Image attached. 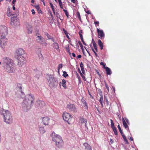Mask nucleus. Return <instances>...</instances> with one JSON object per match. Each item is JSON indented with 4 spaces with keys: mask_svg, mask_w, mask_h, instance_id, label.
I'll use <instances>...</instances> for the list:
<instances>
[{
    "mask_svg": "<svg viewBox=\"0 0 150 150\" xmlns=\"http://www.w3.org/2000/svg\"><path fill=\"white\" fill-rule=\"evenodd\" d=\"M100 99L99 100V101L100 102V103L101 104V106L103 107V96L102 94H100Z\"/></svg>",
    "mask_w": 150,
    "mask_h": 150,
    "instance_id": "obj_25",
    "label": "nucleus"
},
{
    "mask_svg": "<svg viewBox=\"0 0 150 150\" xmlns=\"http://www.w3.org/2000/svg\"><path fill=\"white\" fill-rule=\"evenodd\" d=\"M58 2L59 4L62 2L61 0H58Z\"/></svg>",
    "mask_w": 150,
    "mask_h": 150,
    "instance_id": "obj_64",
    "label": "nucleus"
},
{
    "mask_svg": "<svg viewBox=\"0 0 150 150\" xmlns=\"http://www.w3.org/2000/svg\"><path fill=\"white\" fill-rule=\"evenodd\" d=\"M16 1V0H13L12 1V3L13 5L14 4L15 2Z\"/></svg>",
    "mask_w": 150,
    "mask_h": 150,
    "instance_id": "obj_60",
    "label": "nucleus"
},
{
    "mask_svg": "<svg viewBox=\"0 0 150 150\" xmlns=\"http://www.w3.org/2000/svg\"><path fill=\"white\" fill-rule=\"evenodd\" d=\"M105 86L108 90V91L107 92H108L109 91V89L108 86L106 83H105Z\"/></svg>",
    "mask_w": 150,
    "mask_h": 150,
    "instance_id": "obj_47",
    "label": "nucleus"
},
{
    "mask_svg": "<svg viewBox=\"0 0 150 150\" xmlns=\"http://www.w3.org/2000/svg\"><path fill=\"white\" fill-rule=\"evenodd\" d=\"M111 122V127L112 129L115 134L117 135L118 134V132L117 130V129L116 127H115L114 122L112 119L110 120Z\"/></svg>",
    "mask_w": 150,
    "mask_h": 150,
    "instance_id": "obj_12",
    "label": "nucleus"
},
{
    "mask_svg": "<svg viewBox=\"0 0 150 150\" xmlns=\"http://www.w3.org/2000/svg\"><path fill=\"white\" fill-rule=\"evenodd\" d=\"M86 13L88 14H91V12L89 11H87L86 12Z\"/></svg>",
    "mask_w": 150,
    "mask_h": 150,
    "instance_id": "obj_63",
    "label": "nucleus"
},
{
    "mask_svg": "<svg viewBox=\"0 0 150 150\" xmlns=\"http://www.w3.org/2000/svg\"><path fill=\"white\" fill-rule=\"evenodd\" d=\"M83 33V32L82 30H80V31L79 32V34L80 35L81 40H82L83 39V37L82 34V33Z\"/></svg>",
    "mask_w": 150,
    "mask_h": 150,
    "instance_id": "obj_31",
    "label": "nucleus"
},
{
    "mask_svg": "<svg viewBox=\"0 0 150 150\" xmlns=\"http://www.w3.org/2000/svg\"><path fill=\"white\" fill-rule=\"evenodd\" d=\"M81 55H79L76 57V58L77 59L81 58Z\"/></svg>",
    "mask_w": 150,
    "mask_h": 150,
    "instance_id": "obj_57",
    "label": "nucleus"
},
{
    "mask_svg": "<svg viewBox=\"0 0 150 150\" xmlns=\"http://www.w3.org/2000/svg\"><path fill=\"white\" fill-rule=\"evenodd\" d=\"M76 17L77 18H78L79 20L80 21H81V18L79 13V11H77L76 13Z\"/></svg>",
    "mask_w": 150,
    "mask_h": 150,
    "instance_id": "obj_29",
    "label": "nucleus"
},
{
    "mask_svg": "<svg viewBox=\"0 0 150 150\" xmlns=\"http://www.w3.org/2000/svg\"><path fill=\"white\" fill-rule=\"evenodd\" d=\"M80 122L81 123H85V126H86L87 123L86 119H84V118H81L80 119Z\"/></svg>",
    "mask_w": 150,
    "mask_h": 150,
    "instance_id": "obj_24",
    "label": "nucleus"
},
{
    "mask_svg": "<svg viewBox=\"0 0 150 150\" xmlns=\"http://www.w3.org/2000/svg\"><path fill=\"white\" fill-rule=\"evenodd\" d=\"M52 140L55 142H58L62 139L61 137L58 134H56L54 132H53L51 134Z\"/></svg>",
    "mask_w": 150,
    "mask_h": 150,
    "instance_id": "obj_6",
    "label": "nucleus"
},
{
    "mask_svg": "<svg viewBox=\"0 0 150 150\" xmlns=\"http://www.w3.org/2000/svg\"><path fill=\"white\" fill-rule=\"evenodd\" d=\"M31 12H32V14L34 15L35 14V12L34 9H32L31 10Z\"/></svg>",
    "mask_w": 150,
    "mask_h": 150,
    "instance_id": "obj_51",
    "label": "nucleus"
},
{
    "mask_svg": "<svg viewBox=\"0 0 150 150\" xmlns=\"http://www.w3.org/2000/svg\"><path fill=\"white\" fill-rule=\"evenodd\" d=\"M10 24L13 26L15 27L19 25V22L16 18L15 17H13L11 19Z\"/></svg>",
    "mask_w": 150,
    "mask_h": 150,
    "instance_id": "obj_8",
    "label": "nucleus"
},
{
    "mask_svg": "<svg viewBox=\"0 0 150 150\" xmlns=\"http://www.w3.org/2000/svg\"><path fill=\"white\" fill-rule=\"evenodd\" d=\"M72 56L74 57H76V55H75V54L74 53H72Z\"/></svg>",
    "mask_w": 150,
    "mask_h": 150,
    "instance_id": "obj_59",
    "label": "nucleus"
},
{
    "mask_svg": "<svg viewBox=\"0 0 150 150\" xmlns=\"http://www.w3.org/2000/svg\"><path fill=\"white\" fill-rule=\"evenodd\" d=\"M81 40V41L82 42H83V45H86V44L84 42V40H83V39L82 40Z\"/></svg>",
    "mask_w": 150,
    "mask_h": 150,
    "instance_id": "obj_56",
    "label": "nucleus"
},
{
    "mask_svg": "<svg viewBox=\"0 0 150 150\" xmlns=\"http://www.w3.org/2000/svg\"><path fill=\"white\" fill-rule=\"evenodd\" d=\"M66 81L64 79H63L62 80V86L63 87L66 88Z\"/></svg>",
    "mask_w": 150,
    "mask_h": 150,
    "instance_id": "obj_30",
    "label": "nucleus"
},
{
    "mask_svg": "<svg viewBox=\"0 0 150 150\" xmlns=\"http://www.w3.org/2000/svg\"><path fill=\"white\" fill-rule=\"evenodd\" d=\"M81 69L82 73L84 74L85 72L84 68H81Z\"/></svg>",
    "mask_w": 150,
    "mask_h": 150,
    "instance_id": "obj_54",
    "label": "nucleus"
},
{
    "mask_svg": "<svg viewBox=\"0 0 150 150\" xmlns=\"http://www.w3.org/2000/svg\"><path fill=\"white\" fill-rule=\"evenodd\" d=\"M94 23L95 25H99V22L98 21H96Z\"/></svg>",
    "mask_w": 150,
    "mask_h": 150,
    "instance_id": "obj_52",
    "label": "nucleus"
},
{
    "mask_svg": "<svg viewBox=\"0 0 150 150\" xmlns=\"http://www.w3.org/2000/svg\"><path fill=\"white\" fill-rule=\"evenodd\" d=\"M0 33L1 35H6L8 34V30L7 27L5 26H1L0 27Z\"/></svg>",
    "mask_w": 150,
    "mask_h": 150,
    "instance_id": "obj_7",
    "label": "nucleus"
},
{
    "mask_svg": "<svg viewBox=\"0 0 150 150\" xmlns=\"http://www.w3.org/2000/svg\"><path fill=\"white\" fill-rule=\"evenodd\" d=\"M49 79H47L48 80V82L50 83H54L55 81V79L54 78L53 76L51 75H50L49 76Z\"/></svg>",
    "mask_w": 150,
    "mask_h": 150,
    "instance_id": "obj_19",
    "label": "nucleus"
},
{
    "mask_svg": "<svg viewBox=\"0 0 150 150\" xmlns=\"http://www.w3.org/2000/svg\"><path fill=\"white\" fill-rule=\"evenodd\" d=\"M66 51L68 52L69 55H70L71 54V52L70 50L69 49V46H68L67 47H66Z\"/></svg>",
    "mask_w": 150,
    "mask_h": 150,
    "instance_id": "obj_36",
    "label": "nucleus"
},
{
    "mask_svg": "<svg viewBox=\"0 0 150 150\" xmlns=\"http://www.w3.org/2000/svg\"><path fill=\"white\" fill-rule=\"evenodd\" d=\"M71 0V2L73 3H76V0Z\"/></svg>",
    "mask_w": 150,
    "mask_h": 150,
    "instance_id": "obj_62",
    "label": "nucleus"
},
{
    "mask_svg": "<svg viewBox=\"0 0 150 150\" xmlns=\"http://www.w3.org/2000/svg\"><path fill=\"white\" fill-rule=\"evenodd\" d=\"M18 87L19 89L21 95L20 97V98H23L25 96V94L22 90V85L20 83H18L17 84Z\"/></svg>",
    "mask_w": 150,
    "mask_h": 150,
    "instance_id": "obj_16",
    "label": "nucleus"
},
{
    "mask_svg": "<svg viewBox=\"0 0 150 150\" xmlns=\"http://www.w3.org/2000/svg\"><path fill=\"white\" fill-rule=\"evenodd\" d=\"M63 11L64 12L66 16L67 17V18H69V13L67 11L64 9H63Z\"/></svg>",
    "mask_w": 150,
    "mask_h": 150,
    "instance_id": "obj_32",
    "label": "nucleus"
},
{
    "mask_svg": "<svg viewBox=\"0 0 150 150\" xmlns=\"http://www.w3.org/2000/svg\"><path fill=\"white\" fill-rule=\"evenodd\" d=\"M122 137L123 139L124 140V141L125 142V143L126 144H129V142L127 139L126 138V137L124 135V134H123L122 135Z\"/></svg>",
    "mask_w": 150,
    "mask_h": 150,
    "instance_id": "obj_28",
    "label": "nucleus"
},
{
    "mask_svg": "<svg viewBox=\"0 0 150 150\" xmlns=\"http://www.w3.org/2000/svg\"><path fill=\"white\" fill-rule=\"evenodd\" d=\"M60 8L63 9H64L63 7L64 6V4H63L62 3V2L59 4Z\"/></svg>",
    "mask_w": 150,
    "mask_h": 150,
    "instance_id": "obj_43",
    "label": "nucleus"
},
{
    "mask_svg": "<svg viewBox=\"0 0 150 150\" xmlns=\"http://www.w3.org/2000/svg\"><path fill=\"white\" fill-rule=\"evenodd\" d=\"M105 69L106 74L107 75H110L112 74V71L111 69L108 67H106Z\"/></svg>",
    "mask_w": 150,
    "mask_h": 150,
    "instance_id": "obj_22",
    "label": "nucleus"
},
{
    "mask_svg": "<svg viewBox=\"0 0 150 150\" xmlns=\"http://www.w3.org/2000/svg\"><path fill=\"white\" fill-rule=\"evenodd\" d=\"M53 48L55 49L57 52H60V50L58 43L56 42L53 43L52 44Z\"/></svg>",
    "mask_w": 150,
    "mask_h": 150,
    "instance_id": "obj_18",
    "label": "nucleus"
},
{
    "mask_svg": "<svg viewBox=\"0 0 150 150\" xmlns=\"http://www.w3.org/2000/svg\"><path fill=\"white\" fill-rule=\"evenodd\" d=\"M40 130L41 133H44L45 132V131L43 127H41L40 128Z\"/></svg>",
    "mask_w": 150,
    "mask_h": 150,
    "instance_id": "obj_35",
    "label": "nucleus"
},
{
    "mask_svg": "<svg viewBox=\"0 0 150 150\" xmlns=\"http://www.w3.org/2000/svg\"><path fill=\"white\" fill-rule=\"evenodd\" d=\"M100 64L101 65H103V68L104 69L105 68V67H105V64H104V63L103 62H101L100 63Z\"/></svg>",
    "mask_w": 150,
    "mask_h": 150,
    "instance_id": "obj_48",
    "label": "nucleus"
},
{
    "mask_svg": "<svg viewBox=\"0 0 150 150\" xmlns=\"http://www.w3.org/2000/svg\"><path fill=\"white\" fill-rule=\"evenodd\" d=\"M81 100L83 104L86 103L85 99L83 98H82Z\"/></svg>",
    "mask_w": 150,
    "mask_h": 150,
    "instance_id": "obj_45",
    "label": "nucleus"
},
{
    "mask_svg": "<svg viewBox=\"0 0 150 150\" xmlns=\"http://www.w3.org/2000/svg\"><path fill=\"white\" fill-rule=\"evenodd\" d=\"M50 6L51 8L52 9V11H53V13H54V15H55V9H54V6H53V4L52 3H51L50 2Z\"/></svg>",
    "mask_w": 150,
    "mask_h": 150,
    "instance_id": "obj_27",
    "label": "nucleus"
},
{
    "mask_svg": "<svg viewBox=\"0 0 150 150\" xmlns=\"http://www.w3.org/2000/svg\"><path fill=\"white\" fill-rule=\"evenodd\" d=\"M4 65H9L11 64V59L8 57H6L3 59Z\"/></svg>",
    "mask_w": 150,
    "mask_h": 150,
    "instance_id": "obj_14",
    "label": "nucleus"
},
{
    "mask_svg": "<svg viewBox=\"0 0 150 150\" xmlns=\"http://www.w3.org/2000/svg\"><path fill=\"white\" fill-rule=\"evenodd\" d=\"M80 67L81 68H84V67H83V63L82 62L80 64Z\"/></svg>",
    "mask_w": 150,
    "mask_h": 150,
    "instance_id": "obj_49",
    "label": "nucleus"
},
{
    "mask_svg": "<svg viewBox=\"0 0 150 150\" xmlns=\"http://www.w3.org/2000/svg\"><path fill=\"white\" fill-rule=\"evenodd\" d=\"M63 76L65 77H66L67 76H68V75L67 74L66 71H64L63 72Z\"/></svg>",
    "mask_w": 150,
    "mask_h": 150,
    "instance_id": "obj_41",
    "label": "nucleus"
},
{
    "mask_svg": "<svg viewBox=\"0 0 150 150\" xmlns=\"http://www.w3.org/2000/svg\"><path fill=\"white\" fill-rule=\"evenodd\" d=\"M45 34L47 37L48 38V39H50L49 38H50L52 37V36H50L48 33L47 32H45Z\"/></svg>",
    "mask_w": 150,
    "mask_h": 150,
    "instance_id": "obj_38",
    "label": "nucleus"
},
{
    "mask_svg": "<svg viewBox=\"0 0 150 150\" xmlns=\"http://www.w3.org/2000/svg\"><path fill=\"white\" fill-rule=\"evenodd\" d=\"M104 99L105 100L106 102L108 104V100L107 99L105 96H104Z\"/></svg>",
    "mask_w": 150,
    "mask_h": 150,
    "instance_id": "obj_53",
    "label": "nucleus"
},
{
    "mask_svg": "<svg viewBox=\"0 0 150 150\" xmlns=\"http://www.w3.org/2000/svg\"><path fill=\"white\" fill-rule=\"evenodd\" d=\"M25 53V51L22 48H19L16 52V57L18 60V65L19 67H22L26 63L25 59L23 55Z\"/></svg>",
    "mask_w": 150,
    "mask_h": 150,
    "instance_id": "obj_1",
    "label": "nucleus"
},
{
    "mask_svg": "<svg viewBox=\"0 0 150 150\" xmlns=\"http://www.w3.org/2000/svg\"><path fill=\"white\" fill-rule=\"evenodd\" d=\"M90 46L91 47V49H92V50L93 52L95 54V53H96V52L94 50L93 47L91 45H90Z\"/></svg>",
    "mask_w": 150,
    "mask_h": 150,
    "instance_id": "obj_50",
    "label": "nucleus"
},
{
    "mask_svg": "<svg viewBox=\"0 0 150 150\" xmlns=\"http://www.w3.org/2000/svg\"><path fill=\"white\" fill-rule=\"evenodd\" d=\"M83 145L85 146V149L86 150H92L90 145L87 143L85 142L83 144Z\"/></svg>",
    "mask_w": 150,
    "mask_h": 150,
    "instance_id": "obj_20",
    "label": "nucleus"
},
{
    "mask_svg": "<svg viewBox=\"0 0 150 150\" xmlns=\"http://www.w3.org/2000/svg\"><path fill=\"white\" fill-rule=\"evenodd\" d=\"M62 64H59L58 67L57 69L58 72H59V69L62 68Z\"/></svg>",
    "mask_w": 150,
    "mask_h": 150,
    "instance_id": "obj_39",
    "label": "nucleus"
},
{
    "mask_svg": "<svg viewBox=\"0 0 150 150\" xmlns=\"http://www.w3.org/2000/svg\"><path fill=\"white\" fill-rule=\"evenodd\" d=\"M6 36L1 35V38L0 39V45L2 48L7 45V39L6 38Z\"/></svg>",
    "mask_w": 150,
    "mask_h": 150,
    "instance_id": "obj_9",
    "label": "nucleus"
},
{
    "mask_svg": "<svg viewBox=\"0 0 150 150\" xmlns=\"http://www.w3.org/2000/svg\"><path fill=\"white\" fill-rule=\"evenodd\" d=\"M7 15L8 17L10 16L11 15H13L11 14L10 11H7Z\"/></svg>",
    "mask_w": 150,
    "mask_h": 150,
    "instance_id": "obj_46",
    "label": "nucleus"
},
{
    "mask_svg": "<svg viewBox=\"0 0 150 150\" xmlns=\"http://www.w3.org/2000/svg\"><path fill=\"white\" fill-rule=\"evenodd\" d=\"M13 66L11 64L6 65V70L7 72H13Z\"/></svg>",
    "mask_w": 150,
    "mask_h": 150,
    "instance_id": "obj_13",
    "label": "nucleus"
},
{
    "mask_svg": "<svg viewBox=\"0 0 150 150\" xmlns=\"http://www.w3.org/2000/svg\"><path fill=\"white\" fill-rule=\"evenodd\" d=\"M92 42L93 43V45H94V44H96L95 43V41H94V40L93 39H92Z\"/></svg>",
    "mask_w": 150,
    "mask_h": 150,
    "instance_id": "obj_58",
    "label": "nucleus"
},
{
    "mask_svg": "<svg viewBox=\"0 0 150 150\" xmlns=\"http://www.w3.org/2000/svg\"><path fill=\"white\" fill-rule=\"evenodd\" d=\"M117 127H118V129H119V132H120V133H121V135H122V134H124L123 132L122 131V129H121V127H120L119 125H118Z\"/></svg>",
    "mask_w": 150,
    "mask_h": 150,
    "instance_id": "obj_34",
    "label": "nucleus"
},
{
    "mask_svg": "<svg viewBox=\"0 0 150 150\" xmlns=\"http://www.w3.org/2000/svg\"><path fill=\"white\" fill-rule=\"evenodd\" d=\"M97 32L98 33V37L101 39H102L105 37V34L103 30H100L98 28L97 29Z\"/></svg>",
    "mask_w": 150,
    "mask_h": 150,
    "instance_id": "obj_11",
    "label": "nucleus"
},
{
    "mask_svg": "<svg viewBox=\"0 0 150 150\" xmlns=\"http://www.w3.org/2000/svg\"><path fill=\"white\" fill-rule=\"evenodd\" d=\"M30 27H31V25H30ZM28 33H32V30L31 28V27L30 28H28Z\"/></svg>",
    "mask_w": 150,
    "mask_h": 150,
    "instance_id": "obj_44",
    "label": "nucleus"
},
{
    "mask_svg": "<svg viewBox=\"0 0 150 150\" xmlns=\"http://www.w3.org/2000/svg\"><path fill=\"white\" fill-rule=\"evenodd\" d=\"M62 117L63 120L69 124H70L72 122L73 117L69 113L64 112L63 113Z\"/></svg>",
    "mask_w": 150,
    "mask_h": 150,
    "instance_id": "obj_4",
    "label": "nucleus"
},
{
    "mask_svg": "<svg viewBox=\"0 0 150 150\" xmlns=\"http://www.w3.org/2000/svg\"><path fill=\"white\" fill-rule=\"evenodd\" d=\"M39 105L40 106L41 108L43 107L44 106H45V103L42 101L39 102Z\"/></svg>",
    "mask_w": 150,
    "mask_h": 150,
    "instance_id": "obj_33",
    "label": "nucleus"
},
{
    "mask_svg": "<svg viewBox=\"0 0 150 150\" xmlns=\"http://www.w3.org/2000/svg\"><path fill=\"white\" fill-rule=\"evenodd\" d=\"M80 74L81 75V76L82 78L83 79L84 81H86V78L84 75H83L81 72V71H80Z\"/></svg>",
    "mask_w": 150,
    "mask_h": 150,
    "instance_id": "obj_42",
    "label": "nucleus"
},
{
    "mask_svg": "<svg viewBox=\"0 0 150 150\" xmlns=\"http://www.w3.org/2000/svg\"><path fill=\"white\" fill-rule=\"evenodd\" d=\"M36 40L38 42L40 43L43 46H46L47 45V43L45 42V40L41 35H38L37 34Z\"/></svg>",
    "mask_w": 150,
    "mask_h": 150,
    "instance_id": "obj_5",
    "label": "nucleus"
},
{
    "mask_svg": "<svg viewBox=\"0 0 150 150\" xmlns=\"http://www.w3.org/2000/svg\"><path fill=\"white\" fill-rule=\"evenodd\" d=\"M34 97L31 94H29L27 96L24 100L22 106L24 109L28 110L30 109L32 106V104L34 102Z\"/></svg>",
    "mask_w": 150,
    "mask_h": 150,
    "instance_id": "obj_2",
    "label": "nucleus"
},
{
    "mask_svg": "<svg viewBox=\"0 0 150 150\" xmlns=\"http://www.w3.org/2000/svg\"><path fill=\"white\" fill-rule=\"evenodd\" d=\"M50 40H51L52 41L54 42H54V40L53 38L52 37L50 38H49Z\"/></svg>",
    "mask_w": 150,
    "mask_h": 150,
    "instance_id": "obj_55",
    "label": "nucleus"
},
{
    "mask_svg": "<svg viewBox=\"0 0 150 150\" xmlns=\"http://www.w3.org/2000/svg\"><path fill=\"white\" fill-rule=\"evenodd\" d=\"M67 108L70 111H73L74 112H77L76 107L75 105L73 104L70 103L68 104Z\"/></svg>",
    "mask_w": 150,
    "mask_h": 150,
    "instance_id": "obj_10",
    "label": "nucleus"
},
{
    "mask_svg": "<svg viewBox=\"0 0 150 150\" xmlns=\"http://www.w3.org/2000/svg\"><path fill=\"white\" fill-rule=\"evenodd\" d=\"M15 5H13V10H15Z\"/></svg>",
    "mask_w": 150,
    "mask_h": 150,
    "instance_id": "obj_61",
    "label": "nucleus"
},
{
    "mask_svg": "<svg viewBox=\"0 0 150 150\" xmlns=\"http://www.w3.org/2000/svg\"><path fill=\"white\" fill-rule=\"evenodd\" d=\"M4 121L6 124H10L13 122V118L10 112L7 110H4L2 112Z\"/></svg>",
    "mask_w": 150,
    "mask_h": 150,
    "instance_id": "obj_3",
    "label": "nucleus"
},
{
    "mask_svg": "<svg viewBox=\"0 0 150 150\" xmlns=\"http://www.w3.org/2000/svg\"><path fill=\"white\" fill-rule=\"evenodd\" d=\"M122 121L123 122V126L125 128L127 129V130H129V128L128 127V126L124 118L122 117Z\"/></svg>",
    "mask_w": 150,
    "mask_h": 150,
    "instance_id": "obj_21",
    "label": "nucleus"
},
{
    "mask_svg": "<svg viewBox=\"0 0 150 150\" xmlns=\"http://www.w3.org/2000/svg\"><path fill=\"white\" fill-rule=\"evenodd\" d=\"M33 6H34L35 8H36L37 9V11L38 13H40L41 12V10L40 8L39 5H34Z\"/></svg>",
    "mask_w": 150,
    "mask_h": 150,
    "instance_id": "obj_26",
    "label": "nucleus"
},
{
    "mask_svg": "<svg viewBox=\"0 0 150 150\" xmlns=\"http://www.w3.org/2000/svg\"><path fill=\"white\" fill-rule=\"evenodd\" d=\"M78 43L80 47H81V49L82 50H83V48L82 44L80 41L78 42Z\"/></svg>",
    "mask_w": 150,
    "mask_h": 150,
    "instance_id": "obj_37",
    "label": "nucleus"
},
{
    "mask_svg": "<svg viewBox=\"0 0 150 150\" xmlns=\"http://www.w3.org/2000/svg\"><path fill=\"white\" fill-rule=\"evenodd\" d=\"M55 143L56 146L58 148H60L62 147L64 144V142L62 139L56 142Z\"/></svg>",
    "mask_w": 150,
    "mask_h": 150,
    "instance_id": "obj_17",
    "label": "nucleus"
},
{
    "mask_svg": "<svg viewBox=\"0 0 150 150\" xmlns=\"http://www.w3.org/2000/svg\"><path fill=\"white\" fill-rule=\"evenodd\" d=\"M93 45V47H94L95 50H96V52H98V49H97L98 47H97V44H95L94 45Z\"/></svg>",
    "mask_w": 150,
    "mask_h": 150,
    "instance_id": "obj_40",
    "label": "nucleus"
},
{
    "mask_svg": "<svg viewBox=\"0 0 150 150\" xmlns=\"http://www.w3.org/2000/svg\"><path fill=\"white\" fill-rule=\"evenodd\" d=\"M98 45L100 46V49L102 50L103 49V45L100 40L99 39L98 41Z\"/></svg>",
    "mask_w": 150,
    "mask_h": 150,
    "instance_id": "obj_23",
    "label": "nucleus"
},
{
    "mask_svg": "<svg viewBox=\"0 0 150 150\" xmlns=\"http://www.w3.org/2000/svg\"><path fill=\"white\" fill-rule=\"evenodd\" d=\"M50 119L48 117H46L42 118V121L43 124L45 125H48Z\"/></svg>",
    "mask_w": 150,
    "mask_h": 150,
    "instance_id": "obj_15",
    "label": "nucleus"
}]
</instances>
